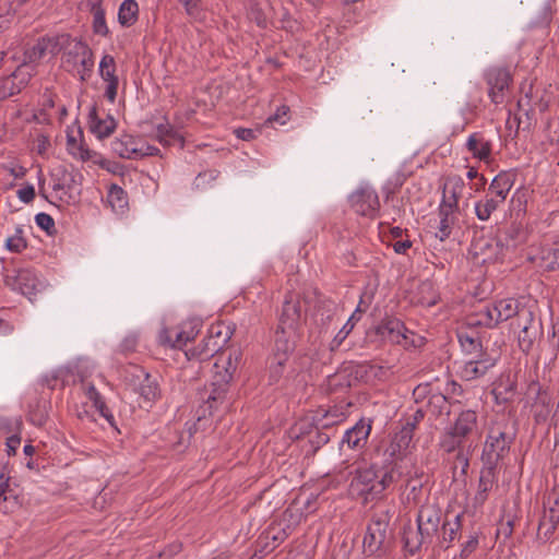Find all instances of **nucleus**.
Here are the masks:
<instances>
[{
    "mask_svg": "<svg viewBox=\"0 0 559 559\" xmlns=\"http://www.w3.org/2000/svg\"><path fill=\"white\" fill-rule=\"evenodd\" d=\"M352 475L348 492L364 504L382 498L385 489L394 481L392 469H383L376 464L359 465Z\"/></svg>",
    "mask_w": 559,
    "mask_h": 559,
    "instance_id": "1",
    "label": "nucleus"
},
{
    "mask_svg": "<svg viewBox=\"0 0 559 559\" xmlns=\"http://www.w3.org/2000/svg\"><path fill=\"white\" fill-rule=\"evenodd\" d=\"M240 360V350L234 349L226 357H222L219 362L215 364L214 381L201 393V399L204 402L203 416L206 413L213 415L227 403L228 384L234 379Z\"/></svg>",
    "mask_w": 559,
    "mask_h": 559,
    "instance_id": "2",
    "label": "nucleus"
},
{
    "mask_svg": "<svg viewBox=\"0 0 559 559\" xmlns=\"http://www.w3.org/2000/svg\"><path fill=\"white\" fill-rule=\"evenodd\" d=\"M59 53L61 55L60 67L64 71L78 76L81 82L91 79L95 60L93 50L86 43L68 33H60Z\"/></svg>",
    "mask_w": 559,
    "mask_h": 559,
    "instance_id": "3",
    "label": "nucleus"
},
{
    "mask_svg": "<svg viewBox=\"0 0 559 559\" xmlns=\"http://www.w3.org/2000/svg\"><path fill=\"white\" fill-rule=\"evenodd\" d=\"M477 413L473 409H463L459 413L453 424L448 426L441 438L440 448L447 453L457 451L456 460L462 464V472L465 473L468 467L467 454L463 451V445L467 439L477 430Z\"/></svg>",
    "mask_w": 559,
    "mask_h": 559,
    "instance_id": "4",
    "label": "nucleus"
},
{
    "mask_svg": "<svg viewBox=\"0 0 559 559\" xmlns=\"http://www.w3.org/2000/svg\"><path fill=\"white\" fill-rule=\"evenodd\" d=\"M514 432L509 420L502 416L493 420L486 437L481 460L484 465L496 467L510 450Z\"/></svg>",
    "mask_w": 559,
    "mask_h": 559,
    "instance_id": "5",
    "label": "nucleus"
},
{
    "mask_svg": "<svg viewBox=\"0 0 559 559\" xmlns=\"http://www.w3.org/2000/svg\"><path fill=\"white\" fill-rule=\"evenodd\" d=\"M202 328V321L191 318L180 324L163 328L158 334V343L165 347L181 349L188 342L193 341Z\"/></svg>",
    "mask_w": 559,
    "mask_h": 559,
    "instance_id": "6",
    "label": "nucleus"
},
{
    "mask_svg": "<svg viewBox=\"0 0 559 559\" xmlns=\"http://www.w3.org/2000/svg\"><path fill=\"white\" fill-rule=\"evenodd\" d=\"M520 309L518 300L513 298L500 299L480 310L478 313L479 319L476 323L487 328H495L499 323L518 316ZM472 324H475V322H472Z\"/></svg>",
    "mask_w": 559,
    "mask_h": 559,
    "instance_id": "7",
    "label": "nucleus"
},
{
    "mask_svg": "<svg viewBox=\"0 0 559 559\" xmlns=\"http://www.w3.org/2000/svg\"><path fill=\"white\" fill-rule=\"evenodd\" d=\"M559 525V491L552 489L543 502V511L537 526V539L546 543Z\"/></svg>",
    "mask_w": 559,
    "mask_h": 559,
    "instance_id": "8",
    "label": "nucleus"
},
{
    "mask_svg": "<svg viewBox=\"0 0 559 559\" xmlns=\"http://www.w3.org/2000/svg\"><path fill=\"white\" fill-rule=\"evenodd\" d=\"M306 301L295 293H290L285 297L280 314V322L277 328L297 332L300 328L305 309Z\"/></svg>",
    "mask_w": 559,
    "mask_h": 559,
    "instance_id": "9",
    "label": "nucleus"
},
{
    "mask_svg": "<svg viewBox=\"0 0 559 559\" xmlns=\"http://www.w3.org/2000/svg\"><path fill=\"white\" fill-rule=\"evenodd\" d=\"M4 284L14 292L27 297L31 301L33 296L41 288V282L33 270L23 269L7 273Z\"/></svg>",
    "mask_w": 559,
    "mask_h": 559,
    "instance_id": "10",
    "label": "nucleus"
},
{
    "mask_svg": "<svg viewBox=\"0 0 559 559\" xmlns=\"http://www.w3.org/2000/svg\"><path fill=\"white\" fill-rule=\"evenodd\" d=\"M389 522L383 519H372L369 523L362 546L364 552L371 556L385 550Z\"/></svg>",
    "mask_w": 559,
    "mask_h": 559,
    "instance_id": "11",
    "label": "nucleus"
},
{
    "mask_svg": "<svg viewBox=\"0 0 559 559\" xmlns=\"http://www.w3.org/2000/svg\"><path fill=\"white\" fill-rule=\"evenodd\" d=\"M485 79L491 102L497 105L502 104L512 82L510 72L506 68L493 67L486 72Z\"/></svg>",
    "mask_w": 559,
    "mask_h": 559,
    "instance_id": "12",
    "label": "nucleus"
},
{
    "mask_svg": "<svg viewBox=\"0 0 559 559\" xmlns=\"http://www.w3.org/2000/svg\"><path fill=\"white\" fill-rule=\"evenodd\" d=\"M352 209L359 215L373 218L380 209L378 193L374 189L365 186L358 188L349 197Z\"/></svg>",
    "mask_w": 559,
    "mask_h": 559,
    "instance_id": "13",
    "label": "nucleus"
},
{
    "mask_svg": "<svg viewBox=\"0 0 559 559\" xmlns=\"http://www.w3.org/2000/svg\"><path fill=\"white\" fill-rule=\"evenodd\" d=\"M60 34L45 35L39 37L32 46L24 51L26 63L37 66L46 57L58 55Z\"/></svg>",
    "mask_w": 559,
    "mask_h": 559,
    "instance_id": "14",
    "label": "nucleus"
},
{
    "mask_svg": "<svg viewBox=\"0 0 559 559\" xmlns=\"http://www.w3.org/2000/svg\"><path fill=\"white\" fill-rule=\"evenodd\" d=\"M465 147L473 158L489 164L492 160L493 143L483 131H476L468 135Z\"/></svg>",
    "mask_w": 559,
    "mask_h": 559,
    "instance_id": "15",
    "label": "nucleus"
},
{
    "mask_svg": "<svg viewBox=\"0 0 559 559\" xmlns=\"http://www.w3.org/2000/svg\"><path fill=\"white\" fill-rule=\"evenodd\" d=\"M499 356H486L480 360H465L459 368L460 377L465 381L483 378L498 362Z\"/></svg>",
    "mask_w": 559,
    "mask_h": 559,
    "instance_id": "16",
    "label": "nucleus"
},
{
    "mask_svg": "<svg viewBox=\"0 0 559 559\" xmlns=\"http://www.w3.org/2000/svg\"><path fill=\"white\" fill-rule=\"evenodd\" d=\"M416 522L426 538L433 539L441 522V511L432 504L423 506L418 511Z\"/></svg>",
    "mask_w": 559,
    "mask_h": 559,
    "instance_id": "17",
    "label": "nucleus"
},
{
    "mask_svg": "<svg viewBox=\"0 0 559 559\" xmlns=\"http://www.w3.org/2000/svg\"><path fill=\"white\" fill-rule=\"evenodd\" d=\"M501 250L502 248L497 241L486 237L473 240L469 248L471 254L474 258L479 259L481 263L496 262L500 257Z\"/></svg>",
    "mask_w": 559,
    "mask_h": 559,
    "instance_id": "18",
    "label": "nucleus"
},
{
    "mask_svg": "<svg viewBox=\"0 0 559 559\" xmlns=\"http://www.w3.org/2000/svg\"><path fill=\"white\" fill-rule=\"evenodd\" d=\"M117 121L111 115L100 117L95 106L88 111V130L99 140L109 138L116 130Z\"/></svg>",
    "mask_w": 559,
    "mask_h": 559,
    "instance_id": "19",
    "label": "nucleus"
},
{
    "mask_svg": "<svg viewBox=\"0 0 559 559\" xmlns=\"http://www.w3.org/2000/svg\"><path fill=\"white\" fill-rule=\"evenodd\" d=\"M371 431V424L365 419H360L347 429L342 438L341 447L346 445L348 449H361L367 443Z\"/></svg>",
    "mask_w": 559,
    "mask_h": 559,
    "instance_id": "20",
    "label": "nucleus"
},
{
    "mask_svg": "<svg viewBox=\"0 0 559 559\" xmlns=\"http://www.w3.org/2000/svg\"><path fill=\"white\" fill-rule=\"evenodd\" d=\"M378 332L381 336L396 344H406L408 338L407 333H409L404 323L397 318H386L382 320L378 326ZM411 334L413 335L412 332Z\"/></svg>",
    "mask_w": 559,
    "mask_h": 559,
    "instance_id": "21",
    "label": "nucleus"
},
{
    "mask_svg": "<svg viewBox=\"0 0 559 559\" xmlns=\"http://www.w3.org/2000/svg\"><path fill=\"white\" fill-rule=\"evenodd\" d=\"M297 332L290 334L289 330L277 328L275 331L274 346L271 357L281 359H289L295 349Z\"/></svg>",
    "mask_w": 559,
    "mask_h": 559,
    "instance_id": "22",
    "label": "nucleus"
},
{
    "mask_svg": "<svg viewBox=\"0 0 559 559\" xmlns=\"http://www.w3.org/2000/svg\"><path fill=\"white\" fill-rule=\"evenodd\" d=\"M497 483L496 467L484 465L480 471L478 487L473 498L475 508L481 507L488 499L489 492Z\"/></svg>",
    "mask_w": 559,
    "mask_h": 559,
    "instance_id": "23",
    "label": "nucleus"
},
{
    "mask_svg": "<svg viewBox=\"0 0 559 559\" xmlns=\"http://www.w3.org/2000/svg\"><path fill=\"white\" fill-rule=\"evenodd\" d=\"M464 181L459 176L449 177L443 186L442 200L439 206L459 211V200L464 190Z\"/></svg>",
    "mask_w": 559,
    "mask_h": 559,
    "instance_id": "24",
    "label": "nucleus"
},
{
    "mask_svg": "<svg viewBox=\"0 0 559 559\" xmlns=\"http://www.w3.org/2000/svg\"><path fill=\"white\" fill-rule=\"evenodd\" d=\"M21 506L17 493L11 487L10 477L3 473L0 474V511L12 513Z\"/></svg>",
    "mask_w": 559,
    "mask_h": 559,
    "instance_id": "25",
    "label": "nucleus"
},
{
    "mask_svg": "<svg viewBox=\"0 0 559 559\" xmlns=\"http://www.w3.org/2000/svg\"><path fill=\"white\" fill-rule=\"evenodd\" d=\"M515 180V174L512 171H500L490 182L488 194L498 199L502 203L506 201Z\"/></svg>",
    "mask_w": 559,
    "mask_h": 559,
    "instance_id": "26",
    "label": "nucleus"
},
{
    "mask_svg": "<svg viewBox=\"0 0 559 559\" xmlns=\"http://www.w3.org/2000/svg\"><path fill=\"white\" fill-rule=\"evenodd\" d=\"M82 391L86 397L93 403L94 407L98 411L102 417H104L111 426L114 425V415L107 407L103 396L97 391L95 385L88 381L83 380L81 384Z\"/></svg>",
    "mask_w": 559,
    "mask_h": 559,
    "instance_id": "27",
    "label": "nucleus"
},
{
    "mask_svg": "<svg viewBox=\"0 0 559 559\" xmlns=\"http://www.w3.org/2000/svg\"><path fill=\"white\" fill-rule=\"evenodd\" d=\"M139 139L124 134L111 142L112 151L122 158L136 159Z\"/></svg>",
    "mask_w": 559,
    "mask_h": 559,
    "instance_id": "28",
    "label": "nucleus"
},
{
    "mask_svg": "<svg viewBox=\"0 0 559 559\" xmlns=\"http://www.w3.org/2000/svg\"><path fill=\"white\" fill-rule=\"evenodd\" d=\"M456 213L457 211L451 209L438 207L439 224L436 237L439 238L440 241H444L451 235L452 228L456 222Z\"/></svg>",
    "mask_w": 559,
    "mask_h": 559,
    "instance_id": "29",
    "label": "nucleus"
},
{
    "mask_svg": "<svg viewBox=\"0 0 559 559\" xmlns=\"http://www.w3.org/2000/svg\"><path fill=\"white\" fill-rule=\"evenodd\" d=\"M156 140L164 146L179 144L183 146L182 135L168 122L159 123L155 130Z\"/></svg>",
    "mask_w": 559,
    "mask_h": 559,
    "instance_id": "30",
    "label": "nucleus"
},
{
    "mask_svg": "<svg viewBox=\"0 0 559 559\" xmlns=\"http://www.w3.org/2000/svg\"><path fill=\"white\" fill-rule=\"evenodd\" d=\"M222 348V342L213 341L210 336L205 337L202 343L189 352L186 353L188 359L205 360L212 357L216 352Z\"/></svg>",
    "mask_w": 559,
    "mask_h": 559,
    "instance_id": "31",
    "label": "nucleus"
},
{
    "mask_svg": "<svg viewBox=\"0 0 559 559\" xmlns=\"http://www.w3.org/2000/svg\"><path fill=\"white\" fill-rule=\"evenodd\" d=\"M107 202L115 213L122 214L128 209L127 192L117 185H111L107 193Z\"/></svg>",
    "mask_w": 559,
    "mask_h": 559,
    "instance_id": "32",
    "label": "nucleus"
},
{
    "mask_svg": "<svg viewBox=\"0 0 559 559\" xmlns=\"http://www.w3.org/2000/svg\"><path fill=\"white\" fill-rule=\"evenodd\" d=\"M404 544L406 549L414 554L417 550L420 549V547L425 544H430L432 542V538H426L421 530L407 527L404 530L403 535Z\"/></svg>",
    "mask_w": 559,
    "mask_h": 559,
    "instance_id": "33",
    "label": "nucleus"
},
{
    "mask_svg": "<svg viewBox=\"0 0 559 559\" xmlns=\"http://www.w3.org/2000/svg\"><path fill=\"white\" fill-rule=\"evenodd\" d=\"M138 14L139 5L135 0H123L118 10V22L129 27L136 22Z\"/></svg>",
    "mask_w": 559,
    "mask_h": 559,
    "instance_id": "34",
    "label": "nucleus"
},
{
    "mask_svg": "<svg viewBox=\"0 0 559 559\" xmlns=\"http://www.w3.org/2000/svg\"><path fill=\"white\" fill-rule=\"evenodd\" d=\"M503 204L495 197L486 194V197L475 203V214L479 221L486 222L490 218L491 214Z\"/></svg>",
    "mask_w": 559,
    "mask_h": 559,
    "instance_id": "35",
    "label": "nucleus"
},
{
    "mask_svg": "<svg viewBox=\"0 0 559 559\" xmlns=\"http://www.w3.org/2000/svg\"><path fill=\"white\" fill-rule=\"evenodd\" d=\"M463 513H459L452 521H445L442 524V542L451 544L460 535L462 528Z\"/></svg>",
    "mask_w": 559,
    "mask_h": 559,
    "instance_id": "36",
    "label": "nucleus"
},
{
    "mask_svg": "<svg viewBox=\"0 0 559 559\" xmlns=\"http://www.w3.org/2000/svg\"><path fill=\"white\" fill-rule=\"evenodd\" d=\"M540 329H534L528 326H522L519 333L518 342L519 347L523 353H530L534 346V343L539 334Z\"/></svg>",
    "mask_w": 559,
    "mask_h": 559,
    "instance_id": "37",
    "label": "nucleus"
},
{
    "mask_svg": "<svg viewBox=\"0 0 559 559\" xmlns=\"http://www.w3.org/2000/svg\"><path fill=\"white\" fill-rule=\"evenodd\" d=\"M4 246L7 250L15 253H20L26 249L27 242L24 237V230L21 226L15 227L14 234L7 238Z\"/></svg>",
    "mask_w": 559,
    "mask_h": 559,
    "instance_id": "38",
    "label": "nucleus"
},
{
    "mask_svg": "<svg viewBox=\"0 0 559 559\" xmlns=\"http://www.w3.org/2000/svg\"><path fill=\"white\" fill-rule=\"evenodd\" d=\"M99 75L103 81L117 80L116 75V61L110 55H104L98 66Z\"/></svg>",
    "mask_w": 559,
    "mask_h": 559,
    "instance_id": "39",
    "label": "nucleus"
},
{
    "mask_svg": "<svg viewBox=\"0 0 559 559\" xmlns=\"http://www.w3.org/2000/svg\"><path fill=\"white\" fill-rule=\"evenodd\" d=\"M34 67L35 66L32 63H26V60L24 59L17 69L11 73L22 90L28 84L31 78L34 75Z\"/></svg>",
    "mask_w": 559,
    "mask_h": 559,
    "instance_id": "40",
    "label": "nucleus"
},
{
    "mask_svg": "<svg viewBox=\"0 0 559 559\" xmlns=\"http://www.w3.org/2000/svg\"><path fill=\"white\" fill-rule=\"evenodd\" d=\"M74 158H78L82 162L92 160L94 164H102L100 156L94 152L88 150L83 145V143L78 144L76 146L71 147L68 151Z\"/></svg>",
    "mask_w": 559,
    "mask_h": 559,
    "instance_id": "41",
    "label": "nucleus"
},
{
    "mask_svg": "<svg viewBox=\"0 0 559 559\" xmlns=\"http://www.w3.org/2000/svg\"><path fill=\"white\" fill-rule=\"evenodd\" d=\"M540 266L547 271L559 270V249L548 248L542 251Z\"/></svg>",
    "mask_w": 559,
    "mask_h": 559,
    "instance_id": "42",
    "label": "nucleus"
},
{
    "mask_svg": "<svg viewBox=\"0 0 559 559\" xmlns=\"http://www.w3.org/2000/svg\"><path fill=\"white\" fill-rule=\"evenodd\" d=\"M21 91L22 88L11 74L0 80V100L19 94Z\"/></svg>",
    "mask_w": 559,
    "mask_h": 559,
    "instance_id": "43",
    "label": "nucleus"
},
{
    "mask_svg": "<svg viewBox=\"0 0 559 559\" xmlns=\"http://www.w3.org/2000/svg\"><path fill=\"white\" fill-rule=\"evenodd\" d=\"M289 359L269 358V377L271 383H277L283 377L285 366Z\"/></svg>",
    "mask_w": 559,
    "mask_h": 559,
    "instance_id": "44",
    "label": "nucleus"
},
{
    "mask_svg": "<svg viewBox=\"0 0 559 559\" xmlns=\"http://www.w3.org/2000/svg\"><path fill=\"white\" fill-rule=\"evenodd\" d=\"M93 32L104 37L109 35V28L105 20V12L102 8H96L93 11Z\"/></svg>",
    "mask_w": 559,
    "mask_h": 559,
    "instance_id": "45",
    "label": "nucleus"
},
{
    "mask_svg": "<svg viewBox=\"0 0 559 559\" xmlns=\"http://www.w3.org/2000/svg\"><path fill=\"white\" fill-rule=\"evenodd\" d=\"M292 533V527L289 525L282 526V524L272 525L267 532V538H271L274 543V546L283 543Z\"/></svg>",
    "mask_w": 559,
    "mask_h": 559,
    "instance_id": "46",
    "label": "nucleus"
},
{
    "mask_svg": "<svg viewBox=\"0 0 559 559\" xmlns=\"http://www.w3.org/2000/svg\"><path fill=\"white\" fill-rule=\"evenodd\" d=\"M459 341L466 356L475 354L478 347H483L481 342L477 337L467 333H460Z\"/></svg>",
    "mask_w": 559,
    "mask_h": 559,
    "instance_id": "47",
    "label": "nucleus"
},
{
    "mask_svg": "<svg viewBox=\"0 0 559 559\" xmlns=\"http://www.w3.org/2000/svg\"><path fill=\"white\" fill-rule=\"evenodd\" d=\"M139 390L141 396L148 402L157 399L159 394L157 382L151 380L148 374L146 376L145 381L140 385Z\"/></svg>",
    "mask_w": 559,
    "mask_h": 559,
    "instance_id": "48",
    "label": "nucleus"
},
{
    "mask_svg": "<svg viewBox=\"0 0 559 559\" xmlns=\"http://www.w3.org/2000/svg\"><path fill=\"white\" fill-rule=\"evenodd\" d=\"M209 336L213 341H219L222 342V347L229 341L231 336V331L229 326L224 324H215L211 325L209 329Z\"/></svg>",
    "mask_w": 559,
    "mask_h": 559,
    "instance_id": "49",
    "label": "nucleus"
},
{
    "mask_svg": "<svg viewBox=\"0 0 559 559\" xmlns=\"http://www.w3.org/2000/svg\"><path fill=\"white\" fill-rule=\"evenodd\" d=\"M516 320H518V326L522 330V326H528V328H534V329H540V323H538L535 318H534V314L533 312L525 308V307H522L516 316Z\"/></svg>",
    "mask_w": 559,
    "mask_h": 559,
    "instance_id": "50",
    "label": "nucleus"
},
{
    "mask_svg": "<svg viewBox=\"0 0 559 559\" xmlns=\"http://www.w3.org/2000/svg\"><path fill=\"white\" fill-rule=\"evenodd\" d=\"M248 16L259 27L265 28L269 23V14L259 4L251 5Z\"/></svg>",
    "mask_w": 559,
    "mask_h": 559,
    "instance_id": "51",
    "label": "nucleus"
},
{
    "mask_svg": "<svg viewBox=\"0 0 559 559\" xmlns=\"http://www.w3.org/2000/svg\"><path fill=\"white\" fill-rule=\"evenodd\" d=\"M35 222L39 228L45 230L48 235H52L55 233V221L53 218L46 213H38L35 216Z\"/></svg>",
    "mask_w": 559,
    "mask_h": 559,
    "instance_id": "52",
    "label": "nucleus"
},
{
    "mask_svg": "<svg viewBox=\"0 0 559 559\" xmlns=\"http://www.w3.org/2000/svg\"><path fill=\"white\" fill-rule=\"evenodd\" d=\"M323 427H329L344 420V414L337 409L324 411L322 417L319 419Z\"/></svg>",
    "mask_w": 559,
    "mask_h": 559,
    "instance_id": "53",
    "label": "nucleus"
},
{
    "mask_svg": "<svg viewBox=\"0 0 559 559\" xmlns=\"http://www.w3.org/2000/svg\"><path fill=\"white\" fill-rule=\"evenodd\" d=\"M448 405V399L443 393L432 394L429 399V407L435 414H441Z\"/></svg>",
    "mask_w": 559,
    "mask_h": 559,
    "instance_id": "54",
    "label": "nucleus"
},
{
    "mask_svg": "<svg viewBox=\"0 0 559 559\" xmlns=\"http://www.w3.org/2000/svg\"><path fill=\"white\" fill-rule=\"evenodd\" d=\"M218 176L216 170H206L200 173L194 179V186L197 189H205L211 182H213Z\"/></svg>",
    "mask_w": 559,
    "mask_h": 559,
    "instance_id": "55",
    "label": "nucleus"
},
{
    "mask_svg": "<svg viewBox=\"0 0 559 559\" xmlns=\"http://www.w3.org/2000/svg\"><path fill=\"white\" fill-rule=\"evenodd\" d=\"M478 547V535L472 534L468 536V539L463 543L460 556L462 558H467L471 554H473Z\"/></svg>",
    "mask_w": 559,
    "mask_h": 559,
    "instance_id": "56",
    "label": "nucleus"
},
{
    "mask_svg": "<svg viewBox=\"0 0 559 559\" xmlns=\"http://www.w3.org/2000/svg\"><path fill=\"white\" fill-rule=\"evenodd\" d=\"M158 153L159 148L139 139L136 159L145 156H155Z\"/></svg>",
    "mask_w": 559,
    "mask_h": 559,
    "instance_id": "57",
    "label": "nucleus"
},
{
    "mask_svg": "<svg viewBox=\"0 0 559 559\" xmlns=\"http://www.w3.org/2000/svg\"><path fill=\"white\" fill-rule=\"evenodd\" d=\"M17 198L23 203H31L35 198V188L32 183H27L20 188L16 192Z\"/></svg>",
    "mask_w": 559,
    "mask_h": 559,
    "instance_id": "58",
    "label": "nucleus"
},
{
    "mask_svg": "<svg viewBox=\"0 0 559 559\" xmlns=\"http://www.w3.org/2000/svg\"><path fill=\"white\" fill-rule=\"evenodd\" d=\"M514 521L511 518L502 519L497 528V535L509 538L513 533Z\"/></svg>",
    "mask_w": 559,
    "mask_h": 559,
    "instance_id": "59",
    "label": "nucleus"
},
{
    "mask_svg": "<svg viewBox=\"0 0 559 559\" xmlns=\"http://www.w3.org/2000/svg\"><path fill=\"white\" fill-rule=\"evenodd\" d=\"M288 112H289L288 106L283 105L277 108V110L275 111L274 115H272L267 118V122H270V123L277 122L281 126H283L288 120Z\"/></svg>",
    "mask_w": 559,
    "mask_h": 559,
    "instance_id": "60",
    "label": "nucleus"
},
{
    "mask_svg": "<svg viewBox=\"0 0 559 559\" xmlns=\"http://www.w3.org/2000/svg\"><path fill=\"white\" fill-rule=\"evenodd\" d=\"M104 82L106 84L104 96L107 98L109 103L114 104L117 98L119 79Z\"/></svg>",
    "mask_w": 559,
    "mask_h": 559,
    "instance_id": "61",
    "label": "nucleus"
},
{
    "mask_svg": "<svg viewBox=\"0 0 559 559\" xmlns=\"http://www.w3.org/2000/svg\"><path fill=\"white\" fill-rule=\"evenodd\" d=\"M549 344L552 349V354L556 357L559 352V322L554 323L551 326V335L549 337Z\"/></svg>",
    "mask_w": 559,
    "mask_h": 559,
    "instance_id": "62",
    "label": "nucleus"
},
{
    "mask_svg": "<svg viewBox=\"0 0 559 559\" xmlns=\"http://www.w3.org/2000/svg\"><path fill=\"white\" fill-rule=\"evenodd\" d=\"M393 438L399 443L397 447H402L407 450L413 440V435L401 428V430L396 432Z\"/></svg>",
    "mask_w": 559,
    "mask_h": 559,
    "instance_id": "63",
    "label": "nucleus"
},
{
    "mask_svg": "<svg viewBox=\"0 0 559 559\" xmlns=\"http://www.w3.org/2000/svg\"><path fill=\"white\" fill-rule=\"evenodd\" d=\"M397 444L399 443L393 438L392 441L390 442V444L388 445L386 450H385V453H388V455L391 459L401 456L403 454V452L406 450L405 448L397 447Z\"/></svg>",
    "mask_w": 559,
    "mask_h": 559,
    "instance_id": "64",
    "label": "nucleus"
}]
</instances>
